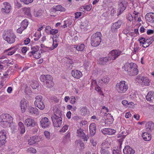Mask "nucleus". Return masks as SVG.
<instances>
[{
	"label": "nucleus",
	"instance_id": "09e8293b",
	"mask_svg": "<svg viewBox=\"0 0 154 154\" xmlns=\"http://www.w3.org/2000/svg\"><path fill=\"white\" fill-rule=\"evenodd\" d=\"M44 134L46 137L48 139L50 138V133L47 131H45L44 132Z\"/></svg>",
	"mask_w": 154,
	"mask_h": 154
},
{
	"label": "nucleus",
	"instance_id": "de8ad7c7",
	"mask_svg": "<svg viewBox=\"0 0 154 154\" xmlns=\"http://www.w3.org/2000/svg\"><path fill=\"white\" fill-rule=\"evenodd\" d=\"M154 39L153 38L151 37L147 39L145 41V42L147 43V44L150 45L153 41Z\"/></svg>",
	"mask_w": 154,
	"mask_h": 154
},
{
	"label": "nucleus",
	"instance_id": "4be33fe9",
	"mask_svg": "<svg viewBox=\"0 0 154 154\" xmlns=\"http://www.w3.org/2000/svg\"><path fill=\"white\" fill-rule=\"evenodd\" d=\"M31 49L32 51H30V53L33 55L35 58L38 59L40 57V55L38 51V49L35 47H32Z\"/></svg>",
	"mask_w": 154,
	"mask_h": 154
},
{
	"label": "nucleus",
	"instance_id": "f8f14e48",
	"mask_svg": "<svg viewBox=\"0 0 154 154\" xmlns=\"http://www.w3.org/2000/svg\"><path fill=\"white\" fill-rule=\"evenodd\" d=\"M7 131L6 130H2L0 131V143L2 145L5 144L6 142L5 140Z\"/></svg>",
	"mask_w": 154,
	"mask_h": 154
},
{
	"label": "nucleus",
	"instance_id": "603ef678",
	"mask_svg": "<svg viewBox=\"0 0 154 154\" xmlns=\"http://www.w3.org/2000/svg\"><path fill=\"white\" fill-rule=\"evenodd\" d=\"M92 6L91 5H86L85 6H84L83 8V9L89 11L91 10V9Z\"/></svg>",
	"mask_w": 154,
	"mask_h": 154
},
{
	"label": "nucleus",
	"instance_id": "c9c22d12",
	"mask_svg": "<svg viewBox=\"0 0 154 154\" xmlns=\"http://www.w3.org/2000/svg\"><path fill=\"white\" fill-rule=\"evenodd\" d=\"M37 140L36 137H32L30 138V139L28 140V144L29 145H32L36 143Z\"/></svg>",
	"mask_w": 154,
	"mask_h": 154
},
{
	"label": "nucleus",
	"instance_id": "0e129e2a",
	"mask_svg": "<svg viewBox=\"0 0 154 154\" xmlns=\"http://www.w3.org/2000/svg\"><path fill=\"white\" fill-rule=\"evenodd\" d=\"M154 31L152 29H148L147 32V33L148 35H150L154 33Z\"/></svg>",
	"mask_w": 154,
	"mask_h": 154
},
{
	"label": "nucleus",
	"instance_id": "bf43d9fd",
	"mask_svg": "<svg viewBox=\"0 0 154 154\" xmlns=\"http://www.w3.org/2000/svg\"><path fill=\"white\" fill-rule=\"evenodd\" d=\"M96 85H97L96 80H92L91 83V87L93 88V86H95Z\"/></svg>",
	"mask_w": 154,
	"mask_h": 154
},
{
	"label": "nucleus",
	"instance_id": "aec40b11",
	"mask_svg": "<svg viewBox=\"0 0 154 154\" xmlns=\"http://www.w3.org/2000/svg\"><path fill=\"white\" fill-rule=\"evenodd\" d=\"M123 152L125 154H134V151L129 146H126L125 147L123 150Z\"/></svg>",
	"mask_w": 154,
	"mask_h": 154
},
{
	"label": "nucleus",
	"instance_id": "2eb2a0df",
	"mask_svg": "<svg viewBox=\"0 0 154 154\" xmlns=\"http://www.w3.org/2000/svg\"><path fill=\"white\" fill-rule=\"evenodd\" d=\"M25 124L27 127H34L36 125L35 120L31 118H29L25 120Z\"/></svg>",
	"mask_w": 154,
	"mask_h": 154
},
{
	"label": "nucleus",
	"instance_id": "20e7f679",
	"mask_svg": "<svg viewBox=\"0 0 154 154\" xmlns=\"http://www.w3.org/2000/svg\"><path fill=\"white\" fill-rule=\"evenodd\" d=\"M40 79L47 88H51L54 85V82L52 81L53 78L50 75H42L40 77Z\"/></svg>",
	"mask_w": 154,
	"mask_h": 154
},
{
	"label": "nucleus",
	"instance_id": "a18cd8bd",
	"mask_svg": "<svg viewBox=\"0 0 154 154\" xmlns=\"http://www.w3.org/2000/svg\"><path fill=\"white\" fill-rule=\"evenodd\" d=\"M41 36V32H36L34 34V36L35 37V38H34V40L35 41H37L38 40L39 38Z\"/></svg>",
	"mask_w": 154,
	"mask_h": 154
},
{
	"label": "nucleus",
	"instance_id": "c85d7f7f",
	"mask_svg": "<svg viewBox=\"0 0 154 154\" xmlns=\"http://www.w3.org/2000/svg\"><path fill=\"white\" fill-rule=\"evenodd\" d=\"M73 47L76 49L78 51H82L85 48V45L83 44H79L78 45H72Z\"/></svg>",
	"mask_w": 154,
	"mask_h": 154
},
{
	"label": "nucleus",
	"instance_id": "f257e3e1",
	"mask_svg": "<svg viewBox=\"0 0 154 154\" xmlns=\"http://www.w3.org/2000/svg\"><path fill=\"white\" fill-rule=\"evenodd\" d=\"M54 114L51 116V119L55 128L60 127L62 123L63 116L62 111L57 108L54 110Z\"/></svg>",
	"mask_w": 154,
	"mask_h": 154
},
{
	"label": "nucleus",
	"instance_id": "a878e982",
	"mask_svg": "<svg viewBox=\"0 0 154 154\" xmlns=\"http://www.w3.org/2000/svg\"><path fill=\"white\" fill-rule=\"evenodd\" d=\"M20 106L22 112H24L27 107L26 101L25 99L22 100L20 101Z\"/></svg>",
	"mask_w": 154,
	"mask_h": 154
},
{
	"label": "nucleus",
	"instance_id": "423d86ee",
	"mask_svg": "<svg viewBox=\"0 0 154 154\" xmlns=\"http://www.w3.org/2000/svg\"><path fill=\"white\" fill-rule=\"evenodd\" d=\"M128 85L125 81H121L117 83L116 86L117 91L119 93H122L125 92L128 89Z\"/></svg>",
	"mask_w": 154,
	"mask_h": 154
},
{
	"label": "nucleus",
	"instance_id": "774afa93",
	"mask_svg": "<svg viewBox=\"0 0 154 154\" xmlns=\"http://www.w3.org/2000/svg\"><path fill=\"white\" fill-rule=\"evenodd\" d=\"M90 142L91 144L93 146H95L97 144V143L96 141L94 140L93 139H92L91 140Z\"/></svg>",
	"mask_w": 154,
	"mask_h": 154
},
{
	"label": "nucleus",
	"instance_id": "ea45409f",
	"mask_svg": "<svg viewBox=\"0 0 154 154\" xmlns=\"http://www.w3.org/2000/svg\"><path fill=\"white\" fill-rule=\"evenodd\" d=\"M54 9L57 11H65L66 9L62 6L60 5L56 6L54 8Z\"/></svg>",
	"mask_w": 154,
	"mask_h": 154
},
{
	"label": "nucleus",
	"instance_id": "79ce46f5",
	"mask_svg": "<svg viewBox=\"0 0 154 154\" xmlns=\"http://www.w3.org/2000/svg\"><path fill=\"white\" fill-rule=\"evenodd\" d=\"M26 151L29 153H35L36 152V150L33 148L30 147L27 149Z\"/></svg>",
	"mask_w": 154,
	"mask_h": 154
},
{
	"label": "nucleus",
	"instance_id": "6ab92c4d",
	"mask_svg": "<svg viewBox=\"0 0 154 154\" xmlns=\"http://www.w3.org/2000/svg\"><path fill=\"white\" fill-rule=\"evenodd\" d=\"M81 26L80 28L81 29L84 30H86L88 29L89 26L88 22L86 19H83L81 22Z\"/></svg>",
	"mask_w": 154,
	"mask_h": 154
},
{
	"label": "nucleus",
	"instance_id": "cd10ccee",
	"mask_svg": "<svg viewBox=\"0 0 154 154\" xmlns=\"http://www.w3.org/2000/svg\"><path fill=\"white\" fill-rule=\"evenodd\" d=\"M142 137L144 140L146 141H149L151 140V135L147 132H145L142 134Z\"/></svg>",
	"mask_w": 154,
	"mask_h": 154
},
{
	"label": "nucleus",
	"instance_id": "9b49d317",
	"mask_svg": "<svg viewBox=\"0 0 154 154\" xmlns=\"http://www.w3.org/2000/svg\"><path fill=\"white\" fill-rule=\"evenodd\" d=\"M122 53V52L119 50L112 51L109 55L110 60H115Z\"/></svg>",
	"mask_w": 154,
	"mask_h": 154
},
{
	"label": "nucleus",
	"instance_id": "4d7b16f0",
	"mask_svg": "<svg viewBox=\"0 0 154 154\" xmlns=\"http://www.w3.org/2000/svg\"><path fill=\"white\" fill-rule=\"evenodd\" d=\"M127 19L129 21H131L133 20V17L131 14H129L127 16Z\"/></svg>",
	"mask_w": 154,
	"mask_h": 154
},
{
	"label": "nucleus",
	"instance_id": "c756f323",
	"mask_svg": "<svg viewBox=\"0 0 154 154\" xmlns=\"http://www.w3.org/2000/svg\"><path fill=\"white\" fill-rule=\"evenodd\" d=\"M19 131L21 134H23L25 132V129L23 124L21 122H19Z\"/></svg>",
	"mask_w": 154,
	"mask_h": 154
},
{
	"label": "nucleus",
	"instance_id": "37998d69",
	"mask_svg": "<svg viewBox=\"0 0 154 154\" xmlns=\"http://www.w3.org/2000/svg\"><path fill=\"white\" fill-rule=\"evenodd\" d=\"M43 11L41 10H38L34 15L35 17H40L43 15Z\"/></svg>",
	"mask_w": 154,
	"mask_h": 154
},
{
	"label": "nucleus",
	"instance_id": "a211bd4d",
	"mask_svg": "<svg viewBox=\"0 0 154 154\" xmlns=\"http://www.w3.org/2000/svg\"><path fill=\"white\" fill-rule=\"evenodd\" d=\"M101 131L104 134L109 135L113 134L116 132V131L115 130L109 128H105L102 129Z\"/></svg>",
	"mask_w": 154,
	"mask_h": 154
},
{
	"label": "nucleus",
	"instance_id": "7c9ffc66",
	"mask_svg": "<svg viewBox=\"0 0 154 154\" xmlns=\"http://www.w3.org/2000/svg\"><path fill=\"white\" fill-rule=\"evenodd\" d=\"M140 80L142 81L143 84L146 86L149 85L150 81L148 78L145 77H143L141 78Z\"/></svg>",
	"mask_w": 154,
	"mask_h": 154
},
{
	"label": "nucleus",
	"instance_id": "473e14b6",
	"mask_svg": "<svg viewBox=\"0 0 154 154\" xmlns=\"http://www.w3.org/2000/svg\"><path fill=\"white\" fill-rule=\"evenodd\" d=\"M111 149L108 147H102L101 150V154H110V150Z\"/></svg>",
	"mask_w": 154,
	"mask_h": 154
},
{
	"label": "nucleus",
	"instance_id": "f704fd0d",
	"mask_svg": "<svg viewBox=\"0 0 154 154\" xmlns=\"http://www.w3.org/2000/svg\"><path fill=\"white\" fill-rule=\"evenodd\" d=\"M23 11L25 14L29 17L31 16V15L30 13L31 11L30 8H24L23 9Z\"/></svg>",
	"mask_w": 154,
	"mask_h": 154
},
{
	"label": "nucleus",
	"instance_id": "4468645a",
	"mask_svg": "<svg viewBox=\"0 0 154 154\" xmlns=\"http://www.w3.org/2000/svg\"><path fill=\"white\" fill-rule=\"evenodd\" d=\"M3 7L1 9V11L3 14L9 13L11 9L10 4L7 2L3 3Z\"/></svg>",
	"mask_w": 154,
	"mask_h": 154
},
{
	"label": "nucleus",
	"instance_id": "58836bf2",
	"mask_svg": "<svg viewBox=\"0 0 154 154\" xmlns=\"http://www.w3.org/2000/svg\"><path fill=\"white\" fill-rule=\"evenodd\" d=\"M30 85L33 89H35L38 87L39 84L37 81H32L30 84Z\"/></svg>",
	"mask_w": 154,
	"mask_h": 154
},
{
	"label": "nucleus",
	"instance_id": "39448f33",
	"mask_svg": "<svg viewBox=\"0 0 154 154\" xmlns=\"http://www.w3.org/2000/svg\"><path fill=\"white\" fill-rule=\"evenodd\" d=\"M101 33L99 32H97L92 35L91 38V44L92 46L97 47L100 45L101 41Z\"/></svg>",
	"mask_w": 154,
	"mask_h": 154
},
{
	"label": "nucleus",
	"instance_id": "052dcab7",
	"mask_svg": "<svg viewBox=\"0 0 154 154\" xmlns=\"http://www.w3.org/2000/svg\"><path fill=\"white\" fill-rule=\"evenodd\" d=\"M76 99L74 97H72L71 100H70V103L72 104H74L75 102Z\"/></svg>",
	"mask_w": 154,
	"mask_h": 154
},
{
	"label": "nucleus",
	"instance_id": "72a5a7b5",
	"mask_svg": "<svg viewBox=\"0 0 154 154\" xmlns=\"http://www.w3.org/2000/svg\"><path fill=\"white\" fill-rule=\"evenodd\" d=\"M153 92H149L146 97V100L148 101H150L153 99Z\"/></svg>",
	"mask_w": 154,
	"mask_h": 154
},
{
	"label": "nucleus",
	"instance_id": "3c124183",
	"mask_svg": "<svg viewBox=\"0 0 154 154\" xmlns=\"http://www.w3.org/2000/svg\"><path fill=\"white\" fill-rule=\"evenodd\" d=\"M21 2H23L25 4H28L32 2L33 0H20Z\"/></svg>",
	"mask_w": 154,
	"mask_h": 154
},
{
	"label": "nucleus",
	"instance_id": "69168bd1",
	"mask_svg": "<svg viewBox=\"0 0 154 154\" xmlns=\"http://www.w3.org/2000/svg\"><path fill=\"white\" fill-rule=\"evenodd\" d=\"M30 39L29 38H27L24 40V44L26 45L28 44L30 42Z\"/></svg>",
	"mask_w": 154,
	"mask_h": 154
},
{
	"label": "nucleus",
	"instance_id": "338daca9",
	"mask_svg": "<svg viewBox=\"0 0 154 154\" xmlns=\"http://www.w3.org/2000/svg\"><path fill=\"white\" fill-rule=\"evenodd\" d=\"M51 27L50 26H47L45 29V31L47 32H49V31H50L51 29Z\"/></svg>",
	"mask_w": 154,
	"mask_h": 154
},
{
	"label": "nucleus",
	"instance_id": "5fc2aeb1",
	"mask_svg": "<svg viewBox=\"0 0 154 154\" xmlns=\"http://www.w3.org/2000/svg\"><path fill=\"white\" fill-rule=\"evenodd\" d=\"M95 89L100 93H101L102 92L101 88L97 85H96L95 86Z\"/></svg>",
	"mask_w": 154,
	"mask_h": 154
},
{
	"label": "nucleus",
	"instance_id": "2f4dec72",
	"mask_svg": "<svg viewBox=\"0 0 154 154\" xmlns=\"http://www.w3.org/2000/svg\"><path fill=\"white\" fill-rule=\"evenodd\" d=\"M52 45L53 46V47H44V49H45V50H46L47 49H46L45 48H47L49 50H54V49H55V48L57 47L58 46V44L57 43V40L56 39H55V40H53V43L52 44Z\"/></svg>",
	"mask_w": 154,
	"mask_h": 154
},
{
	"label": "nucleus",
	"instance_id": "6e6552de",
	"mask_svg": "<svg viewBox=\"0 0 154 154\" xmlns=\"http://www.w3.org/2000/svg\"><path fill=\"white\" fill-rule=\"evenodd\" d=\"M34 103L36 106L41 110L43 109L45 106L42 100V97L41 96H38L35 97Z\"/></svg>",
	"mask_w": 154,
	"mask_h": 154
},
{
	"label": "nucleus",
	"instance_id": "864d4df0",
	"mask_svg": "<svg viewBox=\"0 0 154 154\" xmlns=\"http://www.w3.org/2000/svg\"><path fill=\"white\" fill-rule=\"evenodd\" d=\"M58 31L57 29H51L50 31V33L51 34L54 35L57 33Z\"/></svg>",
	"mask_w": 154,
	"mask_h": 154
},
{
	"label": "nucleus",
	"instance_id": "7ed1b4c3",
	"mask_svg": "<svg viewBox=\"0 0 154 154\" xmlns=\"http://www.w3.org/2000/svg\"><path fill=\"white\" fill-rule=\"evenodd\" d=\"M12 121V117L8 114H2L0 116V125L4 128L10 127Z\"/></svg>",
	"mask_w": 154,
	"mask_h": 154
},
{
	"label": "nucleus",
	"instance_id": "1a4fd4ad",
	"mask_svg": "<svg viewBox=\"0 0 154 154\" xmlns=\"http://www.w3.org/2000/svg\"><path fill=\"white\" fill-rule=\"evenodd\" d=\"M123 24V21L121 20H119L117 22L112 23L111 30L112 32H116L118 29L119 28L121 25Z\"/></svg>",
	"mask_w": 154,
	"mask_h": 154
},
{
	"label": "nucleus",
	"instance_id": "e2e57ef3",
	"mask_svg": "<svg viewBox=\"0 0 154 154\" xmlns=\"http://www.w3.org/2000/svg\"><path fill=\"white\" fill-rule=\"evenodd\" d=\"M25 29H24L23 28H22L21 26L20 28H19L17 30V32L18 33L21 34L22 33L23 31Z\"/></svg>",
	"mask_w": 154,
	"mask_h": 154
},
{
	"label": "nucleus",
	"instance_id": "c03bdc74",
	"mask_svg": "<svg viewBox=\"0 0 154 154\" xmlns=\"http://www.w3.org/2000/svg\"><path fill=\"white\" fill-rule=\"evenodd\" d=\"M109 78L107 76L104 77L102 79V81L105 84H107L109 82Z\"/></svg>",
	"mask_w": 154,
	"mask_h": 154
},
{
	"label": "nucleus",
	"instance_id": "412c9836",
	"mask_svg": "<svg viewBox=\"0 0 154 154\" xmlns=\"http://www.w3.org/2000/svg\"><path fill=\"white\" fill-rule=\"evenodd\" d=\"M145 17L146 20L148 21L151 23L154 22V13H147Z\"/></svg>",
	"mask_w": 154,
	"mask_h": 154
},
{
	"label": "nucleus",
	"instance_id": "b1692460",
	"mask_svg": "<svg viewBox=\"0 0 154 154\" xmlns=\"http://www.w3.org/2000/svg\"><path fill=\"white\" fill-rule=\"evenodd\" d=\"M67 60H66V67L67 69H72L73 66L72 65L74 64V62L72 60L69 58H66Z\"/></svg>",
	"mask_w": 154,
	"mask_h": 154
},
{
	"label": "nucleus",
	"instance_id": "dca6fc26",
	"mask_svg": "<svg viewBox=\"0 0 154 154\" xmlns=\"http://www.w3.org/2000/svg\"><path fill=\"white\" fill-rule=\"evenodd\" d=\"M145 128L147 131H150L154 129V123L151 121L146 122L145 124Z\"/></svg>",
	"mask_w": 154,
	"mask_h": 154
},
{
	"label": "nucleus",
	"instance_id": "8fccbe9b",
	"mask_svg": "<svg viewBox=\"0 0 154 154\" xmlns=\"http://www.w3.org/2000/svg\"><path fill=\"white\" fill-rule=\"evenodd\" d=\"M80 111L83 113V115L86 114L87 112V108L86 107H82Z\"/></svg>",
	"mask_w": 154,
	"mask_h": 154
},
{
	"label": "nucleus",
	"instance_id": "0eeeda50",
	"mask_svg": "<svg viewBox=\"0 0 154 154\" xmlns=\"http://www.w3.org/2000/svg\"><path fill=\"white\" fill-rule=\"evenodd\" d=\"M15 35L13 33L7 32L3 36L4 39L10 44L14 43L15 41Z\"/></svg>",
	"mask_w": 154,
	"mask_h": 154
},
{
	"label": "nucleus",
	"instance_id": "a19ab883",
	"mask_svg": "<svg viewBox=\"0 0 154 154\" xmlns=\"http://www.w3.org/2000/svg\"><path fill=\"white\" fill-rule=\"evenodd\" d=\"M70 134L69 133H68L63 138V142L64 143H66L69 140Z\"/></svg>",
	"mask_w": 154,
	"mask_h": 154
},
{
	"label": "nucleus",
	"instance_id": "e433bc0d",
	"mask_svg": "<svg viewBox=\"0 0 154 154\" xmlns=\"http://www.w3.org/2000/svg\"><path fill=\"white\" fill-rule=\"evenodd\" d=\"M77 136L80 137H84L85 136V134L83 132V130L82 129H78L77 131Z\"/></svg>",
	"mask_w": 154,
	"mask_h": 154
},
{
	"label": "nucleus",
	"instance_id": "f3484780",
	"mask_svg": "<svg viewBox=\"0 0 154 154\" xmlns=\"http://www.w3.org/2000/svg\"><path fill=\"white\" fill-rule=\"evenodd\" d=\"M111 60L109 56L104 57H100L98 60L97 63L100 65H104Z\"/></svg>",
	"mask_w": 154,
	"mask_h": 154
},
{
	"label": "nucleus",
	"instance_id": "5701e85b",
	"mask_svg": "<svg viewBox=\"0 0 154 154\" xmlns=\"http://www.w3.org/2000/svg\"><path fill=\"white\" fill-rule=\"evenodd\" d=\"M71 74L76 79H79L82 75V72L77 70H72L71 72Z\"/></svg>",
	"mask_w": 154,
	"mask_h": 154
},
{
	"label": "nucleus",
	"instance_id": "13d9d810",
	"mask_svg": "<svg viewBox=\"0 0 154 154\" xmlns=\"http://www.w3.org/2000/svg\"><path fill=\"white\" fill-rule=\"evenodd\" d=\"M82 12H79L75 13V17L76 19H77L79 18L81 15Z\"/></svg>",
	"mask_w": 154,
	"mask_h": 154
},
{
	"label": "nucleus",
	"instance_id": "4c0bfd02",
	"mask_svg": "<svg viewBox=\"0 0 154 154\" xmlns=\"http://www.w3.org/2000/svg\"><path fill=\"white\" fill-rule=\"evenodd\" d=\"M28 24V21L26 20H24L21 23V26L24 29H26Z\"/></svg>",
	"mask_w": 154,
	"mask_h": 154
},
{
	"label": "nucleus",
	"instance_id": "393cba45",
	"mask_svg": "<svg viewBox=\"0 0 154 154\" xmlns=\"http://www.w3.org/2000/svg\"><path fill=\"white\" fill-rule=\"evenodd\" d=\"M90 133L91 136H94L96 132V126L94 123L91 124L89 126Z\"/></svg>",
	"mask_w": 154,
	"mask_h": 154
},
{
	"label": "nucleus",
	"instance_id": "9d476101",
	"mask_svg": "<svg viewBox=\"0 0 154 154\" xmlns=\"http://www.w3.org/2000/svg\"><path fill=\"white\" fill-rule=\"evenodd\" d=\"M118 14V16L120 15L125 10L126 7L127 2L125 0H120L119 1Z\"/></svg>",
	"mask_w": 154,
	"mask_h": 154
},
{
	"label": "nucleus",
	"instance_id": "bb28decb",
	"mask_svg": "<svg viewBox=\"0 0 154 154\" xmlns=\"http://www.w3.org/2000/svg\"><path fill=\"white\" fill-rule=\"evenodd\" d=\"M38 109L36 107H30L29 109V112L32 115H38L39 114Z\"/></svg>",
	"mask_w": 154,
	"mask_h": 154
},
{
	"label": "nucleus",
	"instance_id": "680f3d73",
	"mask_svg": "<svg viewBox=\"0 0 154 154\" xmlns=\"http://www.w3.org/2000/svg\"><path fill=\"white\" fill-rule=\"evenodd\" d=\"M112 152L113 154H120L121 152L117 149H113Z\"/></svg>",
	"mask_w": 154,
	"mask_h": 154
},
{
	"label": "nucleus",
	"instance_id": "6e6d98bb",
	"mask_svg": "<svg viewBox=\"0 0 154 154\" xmlns=\"http://www.w3.org/2000/svg\"><path fill=\"white\" fill-rule=\"evenodd\" d=\"M124 137L123 136H122L121 137H120V138L118 140V141L119 143L120 146H121L122 144V143L123 140V139Z\"/></svg>",
	"mask_w": 154,
	"mask_h": 154
},
{
	"label": "nucleus",
	"instance_id": "f03ea898",
	"mask_svg": "<svg viewBox=\"0 0 154 154\" xmlns=\"http://www.w3.org/2000/svg\"><path fill=\"white\" fill-rule=\"evenodd\" d=\"M127 73L130 75H136L138 73L137 65L133 63H126L123 67Z\"/></svg>",
	"mask_w": 154,
	"mask_h": 154
},
{
	"label": "nucleus",
	"instance_id": "ddd939ff",
	"mask_svg": "<svg viewBox=\"0 0 154 154\" xmlns=\"http://www.w3.org/2000/svg\"><path fill=\"white\" fill-rule=\"evenodd\" d=\"M40 124L43 128H45L49 126L51 122L48 118L45 117L41 120L40 121Z\"/></svg>",
	"mask_w": 154,
	"mask_h": 154
},
{
	"label": "nucleus",
	"instance_id": "49530a36",
	"mask_svg": "<svg viewBox=\"0 0 154 154\" xmlns=\"http://www.w3.org/2000/svg\"><path fill=\"white\" fill-rule=\"evenodd\" d=\"M69 126L66 125H65L63 126L62 128L60 131V132H65L68 129Z\"/></svg>",
	"mask_w": 154,
	"mask_h": 154
}]
</instances>
